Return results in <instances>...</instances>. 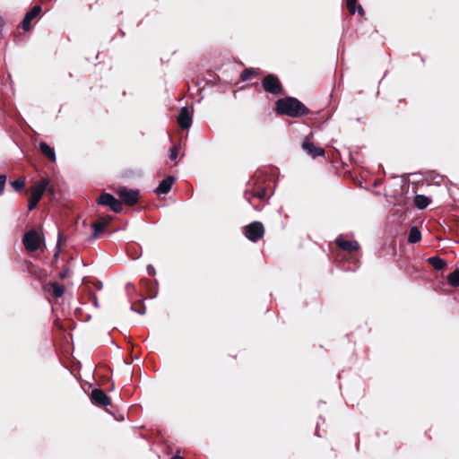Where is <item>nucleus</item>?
Instances as JSON below:
<instances>
[{
  "label": "nucleus",
  "mask_w": 459,
  "mask_h": 459,
  "mask_svg": "<svg viewBox=\"0 0 459 459\" xmlns=\"http://www.w3.org/2000/svg\"><path fill=\"white\" fill-rule=\"evenodd\" d=\"M277 111L281 114L288 115L292 117L306 115L308 109L306 106L295 98H286L278 100L276 102Z\"/></svg>",
  "instance_id": "f257e3e1"
},
{
  "label": "nucleus",
  "mask_w": 459,
  "mask_h": 459,
  "mask_svg": "<svg viewBox=\"0 0 459 459\" xmlns=\"http://www.w3.org/2000/svg\"><path fill=\"white\" fill-rule=\"evenodd\" d=\"M264 90L273 95H280L281 93V84L279 79L273 74H268L262 82Z\"/></svg>",
  "instance_id": "f03ea898"
},
{
  "label": "nucleus",
  "mask_w": 459,
  "mask_h": 459,
  "mask_svg": "<svg viewBox=\"0 0 459 459\" xmlns=\"http://www.w3.org/2000/svg\"><path fill=\"white\" fill-rule=\"evenodd\" d=\"M97 204L102 206H108L115 212H120L123 209L121 201L108 193L102 194L97 199Z\"/></svg>",
  "instance_id": "7ed1b4c3"
},
{
  "label": "nucleus",
  "mask_w": 459,
  "mask_h": 459,
  "mask_svg": "<svg viewBox=\"0 0 459 459\" xmlns=\"http://www.w3.org/2000/svg\"><path fill=\"white\" fill-rule=\"evenodd\" d=\"M245 236L252 242H256L264 233V225L259 221H254L245 228Z\"/></svg>",
  "instance_id": "20e7f679"
},
{
  "label": "nucleus",
  "mask_w": 459,
  "mask_h": 459,
  "mask_svg": "<svg viewBox=\"0 0 459 459\" xmlns=\"http://www.w3.org/2000/svg\"><path fill=\"white\" fill-rule=\"evenodd\" d=\"M22 242L28 251L34 252L39 247L40 237L36 230H31L24 235Z\"/></svg>",
  "instance_id": "39448f33"
},
{
  "label": "nucleus",
  "mask_w": 459,
  "mask_h": 459,
  "mask_svg": "<svg viewBox=\"0 0 459 459\" xmlns=\"http://www.w3.org/2000/svg\"><path fill=\"white\" fill-rule=\"evenodd\" d=\"M117 194L120 198L128 205L135 204L139 199V191L135 189L121 187L117 191Z\"/></svg>",
  "instance_id": "423d86ee"
},
{
  "label": "nucleus",
  "mask_w": 459,
  "mask_h": 459,
  "mask_svg": "<svg viewBox=\"0 0 459 459\" xmlns=\"http://www.w3.org/2000/svg\"><path fill=\"white\" fill-rule=\"evenodd\" d=\"M48 185L49 180L48 178H42L40 181L35 183L30 188V198L40 201Z\"/></svg>",
  "instance_id": "0eeeda50"
},
{
  "label": "nucleus",
  "mask_w": 459,
  "mask_h": 459,
  "mask_svg": "<svg viewBox=\"0 0 459 459\" xmlns=\"http://www.w3.org/2000/svg\"><path fill=\"white\" fill-rule=\"evenodd\" d=\"M178 122L181 128L188 129L192 126L193 116L192 112L189 110L187 107H183L180 108Z\"/></svg>",
  "instance_id": "6e6552de"
},
{
  "label": "nucleus",
  "mask_w": 459,
  "mask_h": 459,
  "mask_svg": "<svg viewBox=\"0 0 459 459\" xmlns=\"http://www.w3.org/2000/svg\"><path fill=\"white\" fill-rule=\"evenodd\" d=\"M92 403L98 406H108L110 404V399L101 389H93L91 393Z\"/></svg>",
  "instance_id": "1a4fd4ad"
},
{
  "label": "nucleus",
  "mask_w": 459,
  "mask_h": 459,
  "mask_svg": "<svg viewBox=\"0 0 459 459\" xmlns=\"http://www.w3.org/2000/svg\"><path fill=\"white\" fill-rule=\"evenodd\" d=\"M302 148L307 154L314 158L325 155L324 149L315 146V144L307 139L303 141Z\"/></svg>",
  "instance_id": "9d476101"
},
{
  "label": "nucleus",
  "mask_w": 459,
  "mask_h": 459,
  "mask_svg": "<svg viewBox=\"0 0 459 459\" xmlns=\"http://www.w3.org/2000/svg\"><path fill=\"white\" fill-rule=\"evenodd\" d=\"M41 12V7L39 5H35L32 9L28 12L22 21V29L26 31L30 30V22L36 18Z\"/></svg>",
  "instance_id": "9b49d317"
},
{
  "label": "nucleus",
  "mask_w": 459,
  "mask_h": 459,
  "mask_svg": "<svg viewBox=\"0 0 459 459\" xmlns=\"http://www.w3.org/2000/svg\"><path fill=\"white\" fill-rule=\"evenodd\" d=\"M174 181H175L174 177H172V176L167 177L159 184V186H157V188L155 190V193L158 195L168 194L170 191Z\"/></svg>",
  "instance_id": "f8f14e48"
},
{
  "label": "nucleus",
  "mask_w": 459,
  "mask_h": 459,
  "mask_svg": "<svg viewBox=\"0 0 459 459\" xmlns=\"http://www.w3.org/2000/svg\"><path fill=\"white\" fill-rule=\"evenodd\" d=\"M336 243L339 247L350 252L355 251L359 247V245L357 241L345 240L342 238H337Z\"/></svg>",
  "instance_id": "ddd939ff"
},
{
  "label": "nucleus",
  "mask_w": 459,
  "mask_h": 459,
  "mask_svg": "<svg viewBox=\"0 0 459 459\" xmlns=\"http://www.w3.org/2000/svg\"><path fill=\"white\" fill-rule=\"evenodd\" d=\"M39 150L41 153L48 157L51 161H56V152L55 150L50 147L47 143L40 142L39 144Z\"/></svg>",
  "instance_id": "4468645a"
},
{
  "label": "nucleus",
  "mask_w": 459,
  "mask_h": 459,
  "mask_svg": "<svg viewBox=\"0 0 459 459\" xmlns=\"http://www.w3.org/2000/svg\"><path fill=\"white\" fill-rule=\"evenodd\" d=\"M414 204L418 209L423 210L430 204V199L424 195H417L414 198Z\"/></svg>",
  "instance_id": "2eb2a0df"
},
{
  "label": "nucleus",
  "mask_w": 459,
  "mask_h": 459,
  "mask_svg": "<svg viewBox=\"0 0 459 459\" xmlns=\"http://www.w3.org/2000/svg\"><path fill=\"white\" fill-rule=\"evenodd\" d=\"M428 262L437 271L443 270L446 264V261L439 256H431L428 258Z\"/></svg>",
  "instance_id": "dca6fc26"
},
{
  "label": "nucleus",
  "mask_w": 459,
  "mask_h": 459,
  "mask_svg": "<svg viewBox=\"0 0 459 459\" xmlns=\"http://www.w3.org/2000/svg\"><path fill=\"white\" fill-rule=\"evenodd\" d=\"M421 238V233L420 230L417 227H412L410 230L409 236H408V241L410 243H417Z\"/></svg>",
  "instance_id": "f3484780"
},
{
  "label": "nucleus",
  "mask_w": 459,
  "mask_h": 459,
  "mask_svg": "<svg viewBox=\"0 0 459 459\" xmlns=\"http://www.w3.org/2000/svg\"><path fill=\"white\" fill-rule=\"evenodd\" d=\"M448 282L453 287H459V270L456 269L447 277Z\"/></svg>",
  "instance_id": "a211bd4d"
},
{
  "label": "nucleus",
  "mask_w": 459,
  "mask_h": 459,
  "mask_svg": "<svg viewBox=\"0 0 459 459\" xmlns=\"http://www.w3.org/2000/svg\"><path fill=\"white\" fill-rule=\"evenodd\" d=\"M51 288L53 290V294L56 298H60L63 296L65 292V287L56 282L51 283Z\"/></svg>",
  "instance_id": "6ab92c4d"
},
{
  "label": "nucleus",
  "mask_w": 459,
  "mask_h": 459,
  "mask_svg": "<svg viewBox=\"0 0 459 459\" xmlns=\"http://www.w3.org/2000/svg\"><path fill=\"white\" fill-rule=\"evenodd\" d=\"M92 227H93V233H92L91 238H96L97 236L99 235V233L102 232L105 229V226L101 222H99V221H96L95 223H93Z\"/></svg>",
  "instance_id": "aec40b11"
},
{
  "label": "nucleus",
  "mask_w": 459,
  "mask_h": 459,
  "mask_svg": "<svg viewBox=\"0 0 459 459\" xmlns=\"http://www.w3.org/2000/svg\"><path fill=\"white\" fill-rule=\"evenodd\" d=\"M24 185H25V181H24V179H22V178H19V179H16V180H13L11 182V186L17 192L21 191L24 187Z\"/></svg>",
  "instance_id": "412c9836"
},
{
  "label": "nucleus",
  "mask_w": 459,
  "mask_h": 459,
  "mask_svg": "<svg viewBox=\"0 0 459 459\" xmlns=\"http://www.w3.org/2000/svg\"><path fill=\"white\" fill-rule=\"evenodd\" d=\"M255 71L252 68L245 69L242 71L240 74V78L242 81H247L251 78V76L254 74Z\"/></svg>",
  "instance_id": "4be33fe9"
},
{
  "label": "nucleus",
  "mask_w": 459,
  "mask_h": 459,
  "mask_svg": "<svg viewBox=\"0 0 459 459\" xmlns=\"http://www.w3.org/2000/svg\"><path fill=\"white\" fill-rule=\"evenodd\" d=\"M356 0H347V7L352 14L356 12Z\"/></svg>",
  "instance_id": "5701e85b"
},
{
  "label": "nucleus",
  "mask_w": 459,
  "mask_h": 459,
  "mask_svg": "<svg viewBox=\"0 0 459 459\" xmlns=\"http://www.w3.org/2000/svg\"><path fill=\"white\" fill-rule=\"evenodd\" d=\"M6 175H0V195L3 194L6 183Z\"/></svg>",
  "instance_id": "b1692460"
},
{
  "label": "nucleus",
  "mask_w": 459,
  "mask_h": 459,
  "mask_svg": "<svg viewBox=\"0 0 459 459\" xmlns=\"http://www.w3.org/2000/svg\"><path fill=\"white\" fill-rule=\"evenodd\" d=\"M61 240H62V234L60 232H58V239H57V243H56V253H55V255H54L56 259H57L58 255H59Z\"/></svg>",
  "instance_id": "393cba45"
},
{
  "label": "nucleus",
  "mask_w": 459,
  "mask_h": 459,
  "mask_svg": "<svg viewBox=\"0 0 459 459\" xmlns=\"http://www.w3.org/2000/svg\"><path fill=\"white\" fill-rule=\"evenodd\" d=\"M112 221L111 216H105L99 219V222H101L105 227Z\"/></svg>",
  "instance_id": "a878e982"
},
{
  "label": "nucleus",
  "mask_w": 459,
  "mask_h": 459,
  "mask_svg": "<svg viewBox=\"0 0 459 459\" xmlns=\"http://www.w3.org/2000/svg\"><path fill=\"white\" fill-rule=\"evenodd\" d=\"M39 202V201L32 199V198L30 197L29 204H28L29 210L31 211V210L35 209Z\"/></svg>",
  "instance_id": "bb28decb"
},
{
  "label": "nucleus",
  "mask_w": 459,
  "mask_h": 459,
  "mask_svg": "<svg viewBox=\"0 0 459 459\" xmlns=\"http://www.w3.org/2000/svg\"><path fill=\"white\" fill-rule=\"evenodd\" d=\"M178 158V152H177V149L176 148H172L170 150V154H169V159L171 160H176Z\"/></svg>",
  "instance_id": "cd10ccee"
},
{
  "label": "nucleus",
  "mask_w": 459,
  "mask_h": 459,
  "mask_svg": "<svg viewBox=\"0 0 459 459\" xmlns=\"http://www.w3.org/2000/svg\"><path fill=\"white\" fill-rule=\"evenodd\" d=\"M69 274V269H65L59 273L60 279H65Z\"/></svg>",
  "instance_id": "c85d7f7f"
},
{
  "label": "nucleus",
  "mask_w": 459,
  "mask_h": 459,
  "mask_svg": "<svg viewBox=\"0 0 459 459\" xmlns=\"http://www.w3.org/2000/svg\"><path fill=\"white\" fill-rule=\"evenodd\" d=\"M147 272L150 275H154L155 274V269L154 267L152 265V264H149L147 266Z\"/></svg>",
  "instance_id": "c756f323"
},
{
  "label": "nucleus",
  "mask_w": 459,
  "mask_h": 459,
  "mask_svg": "<svg viewBox=\"0 0 459 459\" xmlns=\"http://www.w3.org/2000/svg\"><path fill=\"white\" fill-rule=\"evenodd\" d=\"M254 195L262 199L265 195V191L264 190L258 191L257 193L254 194Z\"/></svg>",
  "instance_id": "7c9ffc66"
},
{
  "label": "nucleus",
  "mask_w": 459,
  "mask_h": 459,
  "mask_svg": "<svg viewBox=\"0 0 459 459\" xmlns=\"http://www.w3.org/2000/svg\"><path fill=\"white\" fill-rule=\"evenodd\" d=\"M358 12L362 16L364 14V10L363 8L359 5V8H358Z\"/></svg>",
  "instance_id": "2f4dec72"
},
{
  "label": "nucleus",
  "mask_w": 459,
  "mask_h": 459,
  "mask_svg": "<svg viewBox=\"0 0 459 459\" xmlns=\"http://www.w3.org/2000/svg\"><path fill=\"white\" fill-rule=\"evenodd\" d=\"M170 459H184V458L180 455H174Z\"/></svg>",
  "instance_id": "473e14b6"
},
{
  "label": "nucleus",
  "mask_w": 459,
  "mask_h": 459,
  "mask_svg": "<svg viewBox=\"0 0 459 459\" xmlns=\"http://www.w3.org/2000/svg\"><path fill=\"white\" fill-rule=\"evenodd\" d=\"M4 25V21L2 18H0V28Z\"/></svg>",
  "instance_id": "72a5a7b5"
}]
</instances>
